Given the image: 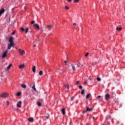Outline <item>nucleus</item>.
<instances>
[{
    "label": "nucleus",
    "mask_w": 125,
    "mask_h": 125,
    "mask_svg": "<svg viewBox=\"0 0 125 125\" xmlns=\"http://www.w3.org/2000/svg\"><path fill=\"white\" fill-rule=\"evenodd\" d=\"M57 72H59V74H60L61 70L59 68H58Z\"/></svg>",
    "instance_id": "34"
},
{
    "label": "nucleus",
    "mask_w": 125,
    "mask_h": 125,
    "mask_svg": "<svg viewBox=\"0 0 125 125\" xmlns=\"http://www.w3.org/2000/svg\"><path fill=\"white\" fill-rule=\"evenodd\" d=\"M21 86L22 88H26V87H27V86H26L25 84H21Z\"/></svg>",
    "instance_id": "18"
},
{
    "label": "nucleus",
    "mask_w": 125,
    "mask_h": 125,
    "mask_svg": "<svg viewBox=\"0 0 125 125\" xmlns=\"http://www.w3.org/2000/svg\"><path fill=\"white\" fill-rule=\"evenodd\" d=\"M37 105H38V106H39V107H41V106H42V103L40 102H38Z\"/></svg>",
    "instance_id": "23"
},
{
    "label": "nucleus",
    "mask_w": 125,
    "mask_h": 125,
    "mask_svg": "<svg viewBox=\"0 0 125 125\" xmlns=\"http://www.w3.org/2000/svg\"><path fill=\"white\" fill-rule=\"evenodd\" d=\"M79 88H80V89H81V88H83V86L80 85L79 86Z\"/></svg>",
    "instance_id": "38"
},
{
    "label": "nucleus",
    "mask_w": 125,
    "mask_h": 125,
    "mask_svg": "<svg viewBox=\"0 0 125 125\" xmlns=\"http://www.w3.org/2000/svg\"><path fill=\"white\" fill-rule=\"evenodd\" d=\"M5 12V10L4 8H2L1 10H0V16H1L2 14H3Z\"/></svg>",
    "instance_id": "8"
},
{
    "label": "nucleus",
    "mask_w": 125,
    "mask_h": 125,
    "mask_svg": "<svg viewBox=\"0 0 125 125\" xmlns=\"http://www.w3.org/2000/svg\"><path fill=\"white\" fill-rule=\"evenodd\" d=\"M42 74H43V72H42V71L41 70L39 72V76H42Z\"/></svg>",
    "instance_id": "22"
},
{
    "label": "nucleus",
    "mask_w": 125,
    "mask_h": 125,
    "mask_svg": "<svg viewBox=\"0 0 125 125\" xmlns=\"http://www.w3.org/2000/svg\"><path fill=\"white\" fill-rule=\"evenodd\" d=\"M91 111H92V109H91V108H89L88 107H87L86 110H85L83 112V113H86V112H91Z\"/></svg>",
    "instance_id": "10"
},
{
    "label": "nucleus",
    "mask_w": 125,
    "mask_h": 125,
    "mask_svg": "<svg viewBox=\"0 0 125 125\" xmlns=\"http://www.w3.org/2000/svg\"><path fill=\"white\" fill-rule=\"evenodd\" d=\"M35 23V21H31V24H34Z\"/></svg>",
    "instance_id": "37"
},
{
    "label": "nucleus",
    "mask_w": 125,
    "mask_h": 125,
    "mask_svg": "<svg viewBox=\"0 0 125 125\" xmlns=\"http://www.w3.org/2000/svg\"><path fill=\"white\" fill-rule=\"evenodd\" d=\"M105 100H109L110 99V94L108 93L106 94L105 95Z\"/></svg>",
    "instance_id": "6"
},
{
    "label": "nucleus",
    "mask_w": 125,
    "mask_h": 125,
    "mask_svg": "<svg viewBox=\"0 0 125 125\" xmlns=\"http://www.w3.org/2000/svg\"><path fill=\"white\" fill-rule=\"evenodd\" d=\"M27 9V7L26 6L24 7V10H26Z\"/></svg>",
    "instance_id": "47"
},
{
    "label": "nucleus",
    "mask_w": 125,
    "mask_h": 125,
    "mask_svg": "<svg viewBox=\"0 0 125 125\" xmlns=\"http://www.w3.org/2000/svg\"><path fill=\"white\" fill-rule=\"evenodd\" d=\"M32 88L33 89L34 91H37V89H36V87H35V84H33V86L32 87Z\"/></svg>",
    "instance_id": "21"
},
{
    "label": "nucleus",
    "mask_w": 125,
    "mask_h": 125,
    "mask_svg": "<svg viewBox=\"0 0 125 125\" xmlns=\"http://www.w3.org/2000/svg\"><path fill=\"white\" fill-rule=\"evenodd\" d=\"M73 25V26H76V25H77V23H74Z\"/></svg>",
    "instance_id": "45"
},
{
    "label": "nucleus",
    "mask_w": 125,
    "mask_h": 125,
    "mask_svg": "<svg viewBox=\"0 0 125 125\" xmlns=\"http://www.w3.org/2000/svg\"><path fill=\"white\" fill-rule=\"evenodd\" d=\"M28 121H29V122H30V123H32V122H34V118H29L28 119Z\"/></svg>",
    "instance_id": "16"
},
{
    "label": "nucleus",
    "mask_w": 125,
    "mask_h": 125,
    "mask_svg": "<svg viewBox=\"0 0 125 125\" xmlns=\"http://www.w3.org/2000/svg\"><path fill=\"white\" fill-rule=\"evenodd\" d=\"M67 70H70V66L68 65V67L67 68Z\"/></svg>",
    "instance_id": "43"
},
{
    "label": "nucleus",
    "mask_w": 125,
    "mask_h": 125,
    "mask_svg": "<svg viewBox=\"0 0 125 125\" xmlns=\"http://www.w3.org/2000/svg\"><path fill=\"white\" fill-rule=\"evenodd\" d=\"M21 105H22V102L21 101H20L18 102L17 106L19 108H21Z\"/></svg>",
    "instance_id": "5"
},
{
    "label": "nucleus",
    "mask_w": 125,
    "mask_h": 125,
    "mask_svg": "<svg viewBox=\"0 0 125 125\" xmlns=\"http://www.w3.org/2000/svg\"><path fill=\"white\" fill-rule=\"evenodd\" d=\"M21 30L22 32H24V31H25V29H24V28H23V27L21 28Z\"/></svg>",
    "instance_id": "30"
},
{
    "label": "nucleus",
    "mask_w": 125,
    "mask_h": 125,
    "mask_svg": "<svg viewBox=\"0 0 125 125\" xmlns=\"http://www.w3.org/2000/svg\"><path fill=\"white\" fill-rule=\"evenodd\" d=\"M19 51L20 53V55L21 56H23V55H25V51L21 50V49H19Z\"/></svg>",
    "instance_id": "2"
},
{
    "label": "nucleus",
    "mask_w": 125,
    "mask_h": 125,
    "mask_svg": "<svg viewBox=\"0 0 125 125\" xmlns=\"http://www.w3.org/2000/svg\"><path fill=\"white\" fill-rule=\"evenodd\" d=\"M97 81H98V82H101V78H100V77L97 78Z\"/></svg>",
    "instance_id": "27"
},
{
    "label": "nucleus",
    "mask_w": 125,
    "mask_h": 125,
    "mask_svg": "<svg viewBox=\"0 0 125 125\" xmlns=\"http://www.w3.org/2000/svg\"><path fill=\"white\" fill-rule=\"evenodd\" d=\"M109 119H111V117L110 116L106 118V120H109Z\"/></svg>",
    "instance_id": "36"
},
{
    "label": "nucleus",
    "mask_w": 125,
    "mask_h": 125,
    "mask_svg": "<svg viewBox=\"0 0 125 125\" xmlns=\"http://www.w3.org/2000/svg\"><path fill=\"white\" fill-rule=\"evenodd\" d=\"M88 54H89V53L88 52H87L85 55V57H87V56H88Z\"/></svg>",
    "instance_id": "31"
},
{
    "label": "nucleus",
    "mask_w": 125,
    "mask_h": 125,
    "mask_svg": "<svg viewBox=\"0 0 125 125\" xmlns=\"http://www.w3.org/2000/svg\"><path fill=\"white\" fill-rule=\"evenodd\" d=\"M92 119H93V120H94L95 117H93Z\"/></svg>",
    "instance_id": "52"
},
{
    "label": "nucleus",
    "mask_w": 125,
    "mask_h": 125,
    "mask_svg": "<svg viewBox=\"0 0 125 125\" xmlns=\"http://www.w3.org/2000/svg\"><path fill=\"white\" fill-rule=\"evenodd\" d=\"M11 67H12V64L10 63V64L7 66V67L6 68V70H9V69H10V68H11Z\"/></svg>",
    "instance_id": "13"
},
{
    "label": "nucleus",
    "mask_w": 125,
    "mask_h": 125,
    "mask_svg": "<svg viewBox=\"0 0 125 125\" xmlns=\"http://www.w3.org/2000/svg\"><path fill=\"white\" fill-rule=\"evenodd\" d=\"M88 80H89V81H92V79L91 78H89Z\"/></svg>",
    "instance_id": "46"
},
{
    "label": "nucleus",
    "mask_w": 125,
    "mask_h": 125,
    "mask_svg": "<svg viewBox=\"0 0 125 125\" xmlns=\"http://www.w3.org/2000/svg\"><path fill=\"white\" fill-rule=\"evenodd\" d=\"M100 97H101V96H98V98H100Z\"/></svg>",
    "instance_id": "49"
},
{
    "label": "nucleus",
    "mask_w": 125,
    "mask_h": 125,
    "mask_svg": "<svg viewBox=\"0 0 125 125\" xmlns=\"http://www.w3.org/2000/svg\"><path fill=\"white\" fill-rule=\"evenodd\" d=\"M16 32L15 31H13L12 33V35H14L15 34Z\"/></svg>",
    "instance_id": "40"
},
{
    "label": "nucleus",
    "mask_w": 125,
    "mask_h": 125,
    "mask_svg": "<svg viewBox=\"0 0 125 125\" xmlns=\"http://www.w3.org/2000/svg\"><path fill=\"white\" fill-rule=\"evenodd\" d=\"M81 94H84V89H83L81 91Z\"/></svg>",
    "instance_id": "29"
},
{
    "label": "nucleus",
    "mask_w": 125,
    "mask_h": 125,
    "mask_svg": "<svg viewBox=\"0 0 125 125\" xmlns=\"http://www.w3.org/2000/svg\"><path fill=\"white\" fill-rule=\"evenodd\" d=\"M65 9H66L67 10H68V9H69V7H68V6H65Z\"/></svg>",
    "instance_id": "33"
},
{
    "label": "nucleus",
    "mask_w": 125,
    "mask_h": 125,
    "mask_svg": "<svg viewBox=\"0 0 125 125\" xmlns=\"http://www.w3.org/2000/svg\"><path fill=\"white\" fill-rule=\"evenodd\" d=\"M73 99H74V97H71L70 99L71 101H72Z\"/></svg>",
    "instance_id": "39"
},
{
    "label": "nucleus",
    "mask_w": 125,
    "mask_h": 125,
    "mask_svg": "<svg viewBox=\"0 0 125 125\" xmlns=\"http://www.w3.org/2000/svg\"><path fill=\"white\" fill-rule=\"evenodd\" d=\"M34 47H36V44H34Z\"/></svg>",
    "instance_id": "51"
},
{
    "label": "nucleus",
    "mask_w": 125,
    "mask_h": 125,
    "mask_svg": "<svg viewBox=\"0 0 125 125\" xmlns=\"http://www.w3.org/2000/svg\"><path fill=\"white\" fill-rule=\"evenodd\" d=\"M65 88H67V89H69V88H70V87L69 86V84L65 85Z\"/></svg>",
    "instance_id": "24"
},
{
    "label": "nucleus",
    "mask_w": 125,
    "mask_h": 125,
    "mask_svg": "<svg viewBox=\"0 0 125 125\" xmlns=\"http://www.w3.org/2000/svg\"><path fill=\"white\" fill-rule=\"evenodd\" d=\"M64 62L65 63V65H67V61H64Z\"/></svg>",
    "instance_id": "41"
},
{
    "label": "nucleus",
    "mask_w": 125,
    "mask_h": 125,
    "mask_svg": "<svg viewBox=\"0 0 125 125\" xmlns=\"http://www.w3.org/2000/svg\"><path fill=\"white\" fill-rule=\"evenodd\" d=\"M21 92H18L17 93V96H20V95H21Z\"/></svg>",
    "instance_id": "25"
},
{
    "label": "nucleus",
    "mask_w": 125,
    "mask_h": 125,
    "mask_svg": "<svg viewBox=\"0 0 125 125\" xmlns=\"http://www.w3.org/2000/svg\"><path fill=\"white\" fill-rule=\"evenodd\" d=\"M80 66H81V63L79 62L78 64H77V67H78V68H80Z\"/></svg>",
    "instance_id": "32"
},
{
    "label": "nucleus",
    "mask_w": 125,
    "mask_h": 125,
    "mask_svg": "<svg viewBox=\"0 0 125 125\" xmlns=\"http://www.w3.org/2000/svg\"><path fill=\"white\" fill-rule=\"evenodd\" d=\"M6 103L8 105H9V101H7L6 102Z\"/></svg>",
    "instance_id": "42"
},
{
    "label": "nucleus",
    "mask_w": 125,
    "mask_h": 125,
    "mask_svg": "<svg viewBox=\"0 0 125 125\" xmlns=\"http://www.w3.org/2000/svg\"><path fill=\"white\" fill-rule=\"evenodd\" d=\"M90 95H91V94H90V93L87 94V95L86 96V99H88V98H89Z\"/></svg>",
    "instance_id": "20"
},
{
    "label": "nucleus",
    "mask_w": 125,
    "mask_h": 125,
    "mask_svg": "<svg viewBox=\"0 0 125 125\" xmlns=\"http://www.w3.org/2000/svg\"><path fill=\"white\" fill-rule=\"evenodd\" d=\"M82 67H83V64H82Z\"/></svg>",
    "instance_id": "53"
},
{
    "label": "nucleus",
    "mask_w": 125,
    "mask_h": 125,
    "mask_svg": "<svg viewBox=\"0 0 125 125\" xmlns=\"http://www.w3.org/2000/svg\"><path fill=\"white\" fill-rule=\"evenodd\" d=\"M79 83H80V81H77L76 83V84H79Z\"/></svg>",
    "instance_id": "35"
},
{
    "label": "nucleus",
    "mask_w": 125,
    "mask_h": 125,
    "mask_svg": "<svg viewBox=\"0 0 125 125\" xmlns=\"http://www.w3.org/2000/svg\"><path fill=\"white\" fill-rule=\"evenodd\" d=\"M62 115H65L66 114V112L65 111V108H62Z\"/></svg>",
    "instance_id": "14"
},
{
    "label": "nucleus",
    "mask_w": 125,
    "mask_h": 125,
    "mask_svg": "<svg viewBox=\"0 0 125 125\" xmlns=\"http://www.w3.org/2000/svg\"><path fill=\"white\" fill-rule=\"evenodd\" d=\"M8 51L6 50L4 52H3V54L2 55V58H5V57L7 56Z\"/></svg>",
    "instance_id": "3"
},
{
    "label": "nucleus",
    "mask_w": 125,
    "mask_h": 125,
    "mask_svg": "<svg viewBox=\"0 0 125 125\" xmlns=\"http://www.w3.org/2000/svg\"><path fill=\"white\" fill-rule=\"evenodd\" d=\"M46 119H49V116H46Z\"/></svg>",
    "instance_id": "44"
},
{
    "label": "nucleus",
    "mask_w": 125,
    "mask_h": 125,
    "mask_svg": "<svg viewBox=\"0 0 125 125\" xmlns=\"http://www.w3.org/2000/svg\"><path fill=\"white\" fill-rule=\"evenodd\" d=\"M116 30L117 31H122V27L118 26L116 27Z\"/></svg>",
    "instance_id": "17"
},
{
    "label": "nucleus",
    "mask_w": 125,
    "mask_h": 125,
    "mask_svg": "<svg viewBox=\"0 0 125 125\" xmlns=\"http://www.w3.org/2000/svg\"><path fill=\"white\" fill-rule=\"evenodd\" d=\"M86 125H90V124L87 123Z\"/></svg>",
    "instance_id": "50"
},
{
    "label": "nucleus",
    "mask_w": 125,
    "mask_h": 125,
    "mask_svg": "<svg viewBox=\"0 0 125 125\" xmlns=\"http://www.w3.org/2000/svg\"><path fill=\"white\" fill-rule=\"evenodd\" d=\"M80 1V0H74V2H76V3H78Z\"/></svg>",
    "instance_id": "28"
},
{
    "label": "nucleus",
    "mask_w": 125,
    "mask_h": 125,
    "mask_svg": "<svg viewBox=\"0 0 125 125\" xmlns=\"http://www.w3.org/2000/svg\"><path fill=\"white\" fill-rule=\"evenodd\" d=\"M28 32H29V28H26V29L25 30V34H27V33H28Z\"/></svg>",
    "instance_id": "26"
},
{
    "label": "nucleus",
    "mask_w": 125,
    "mask_h": 125,
    "mask_svg": "<svg viewBox=\"0 0 125 125\" xmlns=\"http://www.w3.org/2000/svg\"><path fill=\"white\" fill-rule=\"evenodd\" d=\"M8 95H9L8 93H7L6 92H3L1 94L0 96L1 97H2V98H6V97H7V96H8Z\"/></svg>",
    "instance_id": "1"
},
{
    "label": "nucleus",
    "mask_w": 125,
    "mask_h": 125,
    "mask_svg": "<svg viewBox=\"0 0 125 125\" xmlns=\"http://www.w3.org/2000/svg\"><path fill=\"white\" fill-rule=\"evenodd\" d=\"M84 83H85V84H86L87 83V81H85V82H84Z\"/></svg>",
    "instance_id": "48"
},
{
    "label": "nucleus",
    "mask_w": 125,
    "mask_h": 125,
    "mask_svg": "<svg viewBox=\"0 0 125 125\" xmlns=\"http://www.w3.org/2000/svg\"><path fill=\"white\" fill-rule=\"evenodd\" d=\"M71 66H72L73 71H76V67L75 66V65L73 64H71Z\"/></svg>",
    "instance_id": "15"
},
{
    "label": "nucleus",
    "mask_w": 125,
    "mask_h": 125,
    "mask_svg": "<svg viewBox=\"0 0 125 125\" xmlns=\"http://www.w3.org/2000/svg\"><path fill=\"white\" fill-rule=\"evenodd\" d=\"M9 42L10 43H14V42H13V37H10L9 39Z\"/></svg>",
    "instance_id": "7"
},
{
    "label": "nucleus",
    "mask_w": 125,
    "mask_h": 125,
    "mask_svg": "<svg viewBox=\"0 0 125 125\" xmlns=\"http://www.w3.org/2000/svg\"><path fill=\"white\" fill-rule=\"evenodd\" d=\"M33 73H36V66H34L32 68Z\"/></svg>",
    "instance_id": "19"
},
{
    "label": "nucleus",
    "mask_w": 125,
    "mask_h": 125,
    "mask_svg": "<svg viewBox=\"0 0 125 125\" xmlns=\"http://www.w3.org/2000/svg\"><path fill=\"white\" fill-rule=\"evenodd\" d=\"M13 45H14V43H10L8 45L7 49H8V50L10 49V48H11V47H12V46H13Z\"/></svg>",
    "instance_id": "4"
},
{
    "label": "nucleus",
    "mask_w": 125,
    "mask_h": 125,
    "mask_svg": "<svg viewBox=\"0 0 125 125\" xmlns=\"http://www.w3.org/2000/svg\"><path fill=\"white\" fill-rule=\"evenodd\" d=\"M51 28H52V25H48L46 26V29L49 31L51 30Z\"/></svg>",
    "instance_id": "9"
},
{
    "label": "nucleus",
    "mask_w": 125,
    "mask_h": 125,
    "mask_svg": "<svg viewBox=\"0 0 125 125\" xmlns=\"http://www.w3.org/2000/svg\"><path fill=\"white\" fill-rule=\"evenodd\" d=\"M24 67L25 65H24V64H21L19 66V69H24Z\"/></svg>",
    "instance_id": "12"
},
{
    "label": "nucleus",
    "mask_w": 125,
    "mask_h": 125,
    "mask_svg": "<svg viewBox=\"0 0 125 125\" xmlns=\"http://www.w3.org/2000/svg\"><path fill=\"white\" fill-rule=\"evenodd\" d=\"M34 28H36L38 30H40V25H39L38 24H34Z\"/></svg>",
    "instance_id": "11"
}]
</instances>
